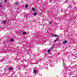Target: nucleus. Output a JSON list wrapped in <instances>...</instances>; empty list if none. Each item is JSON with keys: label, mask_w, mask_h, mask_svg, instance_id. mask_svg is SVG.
I'll use <instances>...</instances> for the list:
<instances>
[{"label": "nucleus", "mask_w": 77, "mask_h": 77, "mask_svg": "<svg viewBox=\"0 0 77 77\" xmlns=\"http://www.w3.org/2000/svg\"><path fill=\"white\" fill-rule=\"evenodd\" d=\"M33 15H34V16H36V15H37V13H36V12L34 13Z\"/></svg>", "instance_id": "nucleus-4"}, {"label": "nucleus", "mask_w": 77, "mask_h": 77, "mask_svg": "<svg viewBox=\"0 0 77 77\" xmlns=\"http://www.w3.org/2000/svg\"><path fill=\"white\" fill-rule=\"evenodd\" d=\"M0 8H2V6L1 5V3H0Z\"/></svg>", "instance_id": "nucleus-14"}, {"label": "nucleus", "mask_w": 77, "mask_h": 77, "mask_svg": "<svg viewBox=\"0 0 77 77\" xmlns=\"http://www.w3.org/2000/svg\"><path fill=\"white\" fill-rule=\"evenodd\" d=\"M51 50H50V49H48V53H50V52H51Z\"/></svg>", "instance_id": "nucleus-10"}, {"label": "nucleus", "mask_w": 77, "mask_h": 77, "mask_svg": "<svg viewBox=\"0 0 77 77\" xmlns=\"http://www.w3.org/2000/svg\"><path fill=\"white\" fill-rule=\"evenodd\" d=\"M52 23V22H51L50 23H49V24H51Z\"/></svg>", "instance_id": "nucleus-17"}, {"label": "nucleus", "mask_w": 77, "mask_h": 77, "mask_svg": "<svg viewBox=\"0 0 77 77\" xmlns=\"http://www.w3.org/2000/svg\"><path fill=\"white\" fill-rule=\"evenodd\" d=\"M32 11H35V8L33 7L32 8Z\"/></svg>", "instance_id": "nucleus-6"}, {"label": "nucleus", "mask_w": 77, "mask_h": 77, "mask_svg": "<svg viewBox=\"0 0 77 77\" xmlns=\"http://www.w3.org/2000/svg\"><path fill=\"white\" fill-rule=\"evenodd\" d=\"M34 72L35 73H37V71L35 69L34 70Z\"/></svg>", "instance_id": "nucleus-9"}, {"label": "nucleus", "mask_w": 77, "mask_h": 77, "mask_svg": "<svg viewBox=\"0 0 77 77\" xmlns=\"http://www.w3.org/2000/svg\"><path fill=\"white\" fill-rule=\"evenodd\" d=\"M23 35H26V34H27V33L25 32H23Z\"/></svg>", "instance_id": "nucleus-11"}, {"label": "nucleus", "mask_w": 77, "mask_h": 77, "mask_svg": "<svg viewBox=\"0 0 77 77\" xmlns=\"http://www.w3.org/2000/svg\"><path fill=\"white\" fill-rule=\"evenodd\" d=\"M16 3V5H19V4H18V3Z\"/></svg>", "instance_id": "nucleus-15"}, {"label": "nucleus", "mask_w": 77, "mask_h": 77, "mask_svg": "<svg viewBox=\"0 0 77 77\" xmlns=\"http://www.w3.org/2000/svg\"><path fill=\"white\" fill-rule=\"evenodd\" d=\"M52 36H54V37H57V36H58V35H56V34H53Z\"/></svg>", "instance_id": "nucleus-3"}, {"label": "nucleus", "mask_w": 77, "mask_h": 77, "mask_svg": "<svg viewBox=\"0 0 77 77\" xmlns=\"http://www.w3.org/2000/svg\"><path fill=\"white\" fill-rule=\"evenodd\" d=\"M13 69V68L12 67H10L9 68V70H11V69Z\"/></svg>", "instance_id": "nucleus-7"}, {"label": "nucleus", "mask_w": 77, "mask_h": 77, "mask_svg": "<svg viewBox=\"0 0 77 77\" xmlns=\"http://www.w3.org/2000/svg\"><path fill=\"white\" fill-rule=\"evenodd\" d=\"M6 20H5L3 21V23H4V24H5L6 23Z\"/></svg>", "instance_id": "nucleus-8"}, {"label": "nucleus", "mask_w": 77, "mask_h": 77, "mask_svg": "<svg viewBox=\"0 0 77 77\" xmlns=\"http://www.w3.org/2000/svg\"><path fill=\"white\" fill-rule=\"evenodd\" d=\"M7 1H8V0H5L4 2H7Z\"/></svg>", "instance_id": "nucleus-16"}, {"label": "nucleus", "mask_w": 77, "mask_h": 77, "mask_svg": "<svg viewBox=\"0 0 77 77\" xmlns=\"http://www.w3.org/2000/svg\"><path fill=\"white\" fill-rule=\"evenodd\" d=\"M58 40H59V39H57L54 41V42H56V41H58Z\"/></svg>", "instance_id": "nucleus-13"}, {"label": "nucleus", "mask_w": 77, "mask_h": 77, "mask_svg": "<svg viewBox=\"0 0 77 77\" xmlns=\"http://www.w3.org/2000/svg\"><path fill=\"white\" fill-rule=\"evenodd\" d=\"M54 48V47H52V48H50L49 49H50L51 51H52V50H53Z\"/></svg>", "instance_id": "nucleus-5"}, {"label": "nucleus", "mask_w": 77, "mask_h": 77, "mask_svg": "<svg viewBox=\"0 0 77 77\" xmlns=\"http://www.w3.org/2000/svg\"><path fill=\"white\" fill-rule=\"evenodd\" d=\"M28 5H25V8H28Z\"/></svg>", "instance_id": "nucleus-12"}, {"label": "nucleus", "mask_w": 77, "mask_h": 77, "mask_svg": "<svg viewBox=\"0 0 77 77\" xmlns=\"http://www.w3.org/2000/svg\"><path fill=\"white\" fill-rule=\"evenodd\" d=\"M14 41V39L13 38H11L10 40V42H13Z\"/></svg>", "instance_id": "nucleus-2"}, {"label": "nucleus", "mask_w": 77, "mask_h": 77, "mask_svg": "<svg viewBox=\"0 0 77 77\" xmlns=\"http://www.w3.org/2000/svg\"><path fill=\"white\" fill-rule=\"evenodd\" d=\"M68 42V40L65 41L64 42H63V44H66Z\"/></svg>", "instance_id": "nucleus-1"}]
</instances>
